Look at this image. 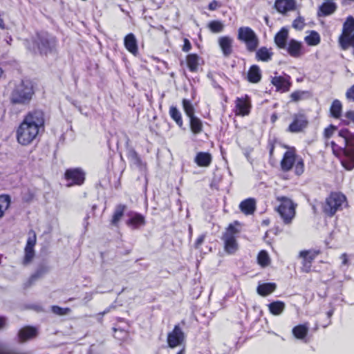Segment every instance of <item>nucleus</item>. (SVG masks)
I'll use <instances>...</instances> for the list:
<instances>
[{
  "instance_id": "f257e3e1",
  "label": "nucleus",
  "mask_w": 354,
  "mask_h": 354,
  "mask_svg": "<svg viewBox=\"0 0 354 354\" xmlns=\"http://www.w3.org/2000/svg\"><path fill=\"white\" fill-rule=\"evenodd\" d=\"M44 113L40 109L28 111L16 129V139L22 146L32 144L37 138L39 131L44 129Z\"/></svg>"
},
{
  "instance_id": "f03ea898",
  "label": "nucleus",
  "mask_w": 354,
  "mask_h": 354,
  "mask_svg": "<svg viewBox=\"0 0 354 354\" xmlns=\"http://www.w3.org/2000/svg\"><path fill=\"white\" fill-rule=\"evenodd\" d=\"M338 136L342 140L343 147L338 146L334 141H331L333 152L337 157L344 156V159L342 160L343 167L347 170H351L354 168V149L350 148L354 145L351 133L348 129H344L339 131Z\"/></svg>"
},
{
  "instance_id": "7ed1b4c3",
  "label": "nucleus",
  "mask_w": 354,
  "mask_h": 354,
  "mask_svg": "<svg viewBox=\"0 0 354 354\" xmlns=\"http://www.w3.org/2000/svg\"><path fill=\"white\" fill-rule=\"evenodd\" d=\"M34 95V88L31 82L22 80L16 84L10 94V101L12 104L28 105Z\"/></svg>"
},
{
  "instance_id": "20e7f679",
  "label": "nucleus",
  "mask_w": 354,
  "mask_h": 354,
  "mask_svg": "<svg viewBox=\"0 0 354 354\" xmlns=\"http://www.w3.org/2000/svg\"><path fill=\"white\" fill-rule=\"evenodd\" d=\"M241 232V224L234 221L227 227L222 236L225 251L228 254H234L239 248L237 238Z\"/></svg>"
},
{
  "instance_id": "39448f33",
  "label": "nucleus",
  "mask_w": 354,
  "mask_h": 354,
  "mask_svg": "<svg viewBox=\"0 0 354 354\" xmlns=\"http://www.w3.org/2000/svg\"><path fill=\"white\" fill-rule=\"evenodd\" d=\"M277 201L279 202L277 212L279 213L283 223L285 225H290L295 216L297 205L286 196H279L277 197Z\"/></svg>"
},
{
  "instance_id": "423d86ee",
  "label": "nucleus",
  "mask_w": 354,
  "mask_h": 354,
  "mask_svg": "<svg viewBox=\"0 0 354 354\" xmlns=\"http://www.w3.org/2000/svg\"><path fill=\"white\" fill-rule=\"evenodd\" d=\"M33 50L35 51L36 48L40 54L47 55L50 53L55 46V39L48 33L42 32L37 33L34 39Z\"/></svg>"
},
{
  "instance_id": "0eeeda50",
  "label": "nucleus",
  "mask_w": 354,
  "mask_h": 354,
  "mask_svg": "<svg viewBox=\"0 0 354 354\" xmlns=\"http://www.w3.org/2000/svg\"><path fill=\"white\" fill-rule=\"evenodd\" d=\"M354 18L352 16L347 17L343 24L342 33L339 37L341 48L346 50L348 46H354Z\"/></svg>"
},
{
  "instance_id": "6e6552de",
  "label": "nucleus",
  "mask_w": 354,
  "mask_h": 354,
  "mask_svg": "<svg viewBox=\"0 0 354 354\" xmlns=\"http://www.w3.org/2000/svg\"><path fill=\"white\" fill-rule=\"evenodd\" d=\"M345 201L346 196L344 194L337 192L331 193L326 199L324 212L329 216H332L340 209Z\"/></svg>"
},
{
  "instance_id": "1a4fd4ad",
  "label": "nucleus",
  "mask_w": 354,
  "mask_h": 354,
  "mask_svg": "<svg viewBox=\"0 0 354 354\" xmlns=\"http://www.w3.org/2000/svg\"><path fill=\"white\" fill-rule=\"evenodd\" d=\"M320 253L319 250H303L299 252V257L301 261V271L308 273L311 270L312 263Z\"/></svg>"
},
{
  "instance_id": "9d476101",
  "label": "nucleus",
  "mask_w": 354,
  "mask_h": 354,
  "mask_svg": "<svg viewBox=\"0 0 354 354\" xmlns=\"http://www.w3.org/2000/svg\"><path fill=\"white\" fill-rule=\"evenodd\" d=\"M259 45V39L253 30L245 27V46L247 50L254 53Z\"/></svg>"
},
{
  "instance_id": "9b49d317",
  "label": "nucleus",
  "mask_w": 354,
  "mask_h": 354,
  "mask_svg": "<svg viewBox=\"0 0 354 354\" xmlns=\"http://www.w3.org/2000/svg\"><path fill=\"white\" fill-rule=\"evenodd\" d=\"M185 340V334L178 325L174 326V330L168 334L167 342L171 348H175L183 344Z\"/></svg>"
},
{
  "instance_id": "f8f14e48",
  "label": "nucleus",
  "mask_w": 354,
  "mask_h": 354,
  "mask_svg": "<svg viewBox=\"0 0 354 354\" xmlns=\"http://www.w3.org/2000/svg\"><path fill=\"white\" fill-rule=\"evenodd\" d=\"M36 244V234L34 232L30 233L25 247L24 264H28L35 257L34 247Z\"/></svg>"
},
{
  "instance_id": "ddd939ff",
  "label": "nucleus",
  "mask_w": 354,
  "mask_h": 354,
  "mask_svg": "<svg viewBox=\"0 0 354 354\" xmlns=\"http://www.w3.org/2000/svg\"><path fill=\"white\" fill-rule=\"evenodd\" d=\"M65 176L67 180H72V184L80 185L85 179V173L80 168L71 169L66 170Z\"/></svg>"
},
{
  "instance_id": "4468645a",
  "label": "nucleus",
  "mask_w": 354,
  "mask_h": 354,
  "mask_svg": "<svg viewBox=\"0 0 354 354\" xmlns=\"http://www.w3.org/2000/svg\"><path fill=\"white\" fill-rule=\"evenodd\" d=\"M290 77L274 76L272 77L271 83L276 87V91L281 93H286L290 90L291 83Z\"/></svg>"
},
{
  "instance_id": "2eb2a0df",
  "label": "nucleus",
  "mask_w": 354,
  "mask_h": 354,
  "mask_svg": "<svg viewBox=\"0 0 354 354\" xmlns=\"http://www.w3.org/2000/svg\"><path fill=\"white\" fill-rule=\"evenodd\" d=\"M126 224L130 228L136 230L145 225V218L139 213L131 212L129 214V219Z\"/></svg>"
},
{
  "instance_id": "dca6fc26",
  "label": "nucleus",
  "mask_w": 354,
  "mask_h": 354,
  "mask_svg": "<svg viewBox=\"0 0 354 354\" xmlns=\"http://www.w3.org/2000/svg\"><path fill=\"white\" fill-rule=\"evenodd\" d=\"M307 124L308 121L304 115H295L292 122L288 127V131L292 133H298L305 129Z\"/></svg>"
},
{
  "instance_id": "f3484780",
  "label": "nucleus",
  "mask_w": 354,
  "mask_h": 354,
  "mask_svg": "<svg viewBox=\"0 0 354 354\" xmlns=\"http://www.w3.org/2000/svg\"><path fill=\"white\" fill-rule=\"evenodd\" d=\"M298 157L292 151H287L283 154V158L281 161V167L283 171H290Z\"/></svg>"
},
{
  "instance_id": "a211bd4d",
  "label": "nucleus",
  "mask_w": 354,
  "mask_h": 354,
  "mask_svg": "<svg viewBox=\"0 0 354 354\" xmlns=\"http://www.w3.org/2000/svg\"><path fill=\"white\" fill-rule=\"evenodd\" d=\"M295 7V0H276L274 3L275 9L283 14L294 10Z\"/></svg>"
},
{
  "instance_id": "6ab92c4d",
  "label": "nucleus",
  "mask_w": 354,
  "mask_h": 354,
  "mask_svg": "<svg viewBox=\"0 0 354 354\" xmlns=\"http://www.w3.org/2000/svg\"><path fill=\"white\" fill-rule=\"evenodd\" d=\"M255 53V59L258 62H268L272 59L273 53L271 48L262 46L254 52Z\"/></svg>"
},
{
  "instance_id": "aec40b11",
  "label": "nucleus",
  "mask_w": 354,
  "mask_h": 354,
  "mask_svg": "<svg viewBox=\"0 0 354 354\" xmlns=\"http://www.w3.org/2000/svg\"><path fill=\"white\" fill-rule=\"evenodd\" d=\"M288 38V30L283 27L274 36V43L278 48L284 49L286 47Z\"/></svg>"
},
{
  "instance_id": "412c9836",
  "label": "nucleus",
  "mask_w": 354,
  "mask_h": 354,
  "mask_svg": "<svg viewBox=\"0 0 354 354\" xmlns=\"http://www.w3.org/2000/svg\"><path fill=\"white\" fill-rule=\"evenodd\" d=\"M262 77L261 71L259 66L254 64L251 66L248 71L247 79L252 84L259 83Z\"/></svg>"
},
{
  "instance_id": "4be33fe9",
  "label": "nucleus",
  "mask_w": 354,
  "mask_h": 354,
  "mask_svg": "<svg viewBox=\"0 0 354 354\" xmlns=\"http://www.w3.org/2000/svg\"><path fill=\"white\" fill-rule=\"evenodd\" d=\"M289 55L292 57H299L301 55V43L291 39L286 47Z\"/></svg>"
},
{
  "instance_id": "5701e85b",
  "label": "nucleus",
  "mask_w": 354,
  "mask_h": 354,
  "mask_svg": "<svg viewBox=\"0 0 354 354\" xmlns=\"http://www.w3.org/2000/svg\"><path fill=\"white\" fill-rule=\"evenodd\" d=\"M337 8L335 3L330 1H325L319 7L318 15L319 17L330 15L335 12Z\"/></svg>"
},
{
  "instance_id": "b1692460",
  "label": "nucleus",
  "mask_w": 354,
  "mask_h": 354,
  "mask_svg": "<svg viewBox=\"0 0 354 354\" xmlns=\"http://www.w3.org/2000/svg\"><path fill=\"white\" fill-rule=\"evenodd\" d=\"M124 44L126 49L133 55L138 53V44L137 39L133 33H129L125 36L124 39Z\"/></svg>"
},
{
  "instance_id": "393cba45",
  "label": "nucleus",
  "mask_w": 354,
  "mask_h": 354,
  "mask_svg": "<svg viewBox=\"0 0 354 354\" xmlns=\"http://www.w3.org/2000/svg\"><path fill=\"white\" fill-rule=\"evenodd\" d=\"M232 39L225 36L218 39L219 46L225 56L230 55L232 52Z\"/></svg>"
},
{
  "instance_id": "a878e982",
  "label": "nucleus",
  "mask_w": 354,
  "mask_h": 354,
  "mask_svg": "<svg viewBox=\"0 0 354 354\" xmlns=\"http://www.w3.org/2000/svg\"><path fill=\"white\" fill-rule=\"evenodd\" d=\"M127 209V206L123 204H119L116 205L112 218L111 220V224L114 226H118V224L124 216V213Z\"/></svg>"
},
{
  "instance_id": "bb28decb",
  "label": "nucleus",
  "mask_w": 354,
  "mask_h": 354,
  "mask_svg": "<svg viewBox=\"0 0 354 354\" xmlns=\"http://www.w3.org/2000/svg\"><path fill=\"white\" fill-rule=\"evenodd\" d=\"M268 308L272 315L279 316L284 311L286 304L281 301H274L268 304Z\"/></svg>"
},
{
  "instance_id": "cd10ccee",
  "label": "nucleus",
  "mask_w": 354,
  "mask_h": 354,
  "mask_svg": "<svg viewBox=\"0 0 354 354\" xmlns=\"http://www.w3.org/2000/svg\"><path fill=\"white\" fill-rule=\"evenodd\" d=\"M277 288L275 283H263L257 286V291L261 296H267L273 292Z\"/></svg>"
},
{
  "instance_id": "c85d7f7f",
  "label": "nucleus",
  "mask_w": 354,
  "mask_h": 354,
  "mask_svg": "<svg viewBox=\"0 0 354 354\" xmlns=\"http://www.w3.org/2000/svg\"><path fill=\"white\" fill-rule=\"evenodd\" d=\"M212 162V156L207 152H199L195 157V162L199 167H207Z\"/></svg>"
},
{
  "instance_id": "c756f323",
  "label": "nucleus",
  "mask_w": 354,
  "mask_h": 354,
  "mask_svg": "<svg viewBox=\"0 0 354 354\" xmlns=\"http://www.w3.org/2000/svg\"><path fill=\"white\" fill-rule=\"evenodd\" d=\"M37 335V330L34 327L26 326L21 328L19 332V337L21 341H26Z\"/></svg>"
},
{
  "instance_id": "7c9ffc66",
  "label": "nucleus",
  "mask_w": 354,
  "mask_h": 354,
  "mask_svg": "<svg viewBox=\"0 0 354 354\" xmlns=\"http://www.w3.org/2000/svg\"><path fill=\"white\" fill-rule=\"evenodd\" d=\"M342 104L339 100H334L330 107V115L338 119L342 115Z\"/></svg>"
},
{
  "instance_id": "2f4dec72",
  "label": "nucleus",
  "mask_w": 354,
  "mask_h": 354,
  "mask_svg": "<svg viewBox=\"0 0 354 354\" xmlns=\"http://www.w3.org/2000/svg\"><path fill=\"white\" fill-rule=\"evenodd\" d=\"M293 335L299 339H303L306 337L308 332L307 324H299L292 328Z\"/></svg>"
},
{
  "instance_id": "473e14b6",
  "label": "nucleus",
  "mask_w": 354,
  "mask_h": 354,
  "mask_svg": "<svg viewBox=\"0 0 354 354\" xmlns=\"http://www.w3.org/2000/svg\"><path fill=\"white\" fill-rule=\"evenodd\" d=\"M187 64L190 71H197L199 65V57L196 54L188 55L187 56Z\"/></svg>"
},
{
  "instance_id": "72a5a7b5",
  "label": "nucleus",
  "mask_w": 354,
  "mask_h": 354,
  "mask_svg": "<svg viewBox=\"0 0 354 354\" xmlns=\"http://www.w3.org/2000/svg\"><path fill=\"white\" fill-rule=\"evenodd\" d=\"M191 131L194 134H198L203 131L202 121L197 117L194 116L189 118Z\"/></svg>"
},
{
  "instance_id": "f704fd0d",
  "label": "nucleus",
  "mask_w": 354,
  "mask_h": 354,
  "mask_svg": "<svg viewBox=\"0 0 354 354\" xmlns=\"http://www.w3.org/2000/svg\"><path fill=\"white\" fill-rule=\"evenodd\" d=\"M169 115L176 122V123L181 127L183 124L181 113L174 106L169 108Z\"/></svg>"
},
{
  "instance_id": "c9c22d12",
  "label": "nucleus",
  "mask_w": 354,
  "mask_h": 354,
  "mask_svg": "<svg viewBox=\"0 0 354 354\" xmlns=\"http://www.w3.org/2000/svg\"><path fill=\"white\" fill-rule=\"evenodd\" d=\"M256 207V201L254 198H249L245 199V215L253 214Z\"/></svg>"
},
{
  "instance_id": "e433bc0d",
  "label": "nucleus",
  "mask_w": 354,
  "mask_h": 354,
  "mask_svg": "<svg viewBox=\"0 0 354 354\" xmlns=\"http://www.w3.org/2000/svg\"><path fill=\"white\" fill-rule=\"evenodd\" d=\"M305 41L309 46H317L320 43V36L317 32L313 30L305 37Z\"/></svg>"
},
{
  "instance_id": "4c0bfd02",
  "label": "nucleus",
  "mask_w": 354,
  "mask_h": 354,
  "mask_svg": "<svg viewBox=\"0 0 354 354\" xmlns=\"http://www.w3.org/2000/svg\"><path fill=\"white\" fill-rule=\"evenodd\" d=\"M258 263L261 267H266L270 264V259L268 252L266 250H261L257 256Z\"/></svg>"
},
{
  "instance_id": "58836bf2",
  "label": "nucleus",
  "mask_w": 354,
  "mask_h": 354,
  "mask_svg": "<svg viewBox=\"0 0 354 354\" xmlns=\"http://www.w3.org/2000/svg\"><path fill=\"white\" fill-rule=\"evenodd\" d=\"M183 110H184L185 114L187 115V116L189 118L195 116L194 115V108L189 100L183 99Z\"/></svg>"
},
{
  "instance_id": "ea45409f",
  "label": "nucleus",
  "mask_w": 354,
  "mask_h": 354,
  "mask_svg": "<svg viewBox=\"0 0 354 354\" xmlns=\"http://www.w3.org/2000/svg\"><path fill=\"white\" fill-rule=\"evenodd\" d=\"M10 198L8 196H0V218L3 216L4 212L8 208Z\"/></svg>"
},
{
  "instance_id": "a19ab883",
  "label": "nucleus",
  "mask_w": 354,
  "mask_h": 354,
  "mask_svg": "<svg viewBox=\"0 0 354 354\" xmlns=\"http://www.w3.org/2000/svg\"><path fill=\"white\" fill-rule=\"evenodd\" d=\"M223 27V24L219 21H212L208 24V28L214 33L222 32Z\"/></svg>"
},
{
  "instance_id": "79ce46f5",
  "label": "nucleus",
  "mask_w": 354,
  "mask_h": 354,
  "mask_svg": "<svg viewBox=\"0 0 354 354\" xmlns=\"http://www.w3.org/2000/svg\"><path fill=\"white\" fill-rule=\"evenodd\" d=\"M295 173L297 176H301L304 172V163L301 157H298L295 162Z\"/></svg>"
},
{
  "instance_id": "37998d69",
  "label": "nucleus",
  "mask_w": 354,
  "mask_h": 354,
  "mask_svg": "<svg viewBox=\"0 0 354 354\" xmlns=\"http://www.w3.org/2000/svg\"><path fill=\"white\" fill-rule=\"evenodd\" d=\"M47 272V269L45 268H40L38 269L36 272L32 274L30 278V282L33 283L37 279L42 277L45 273Z\"/></svg>"
},
{
  "instance_id": "c03bdc74",
  "label": "nucleus",
  "mask_w": 354,
  "mask_h": 354,
  "mask_svg": "<svg viewBox=\"0 0 354 354\" xmlns=\"http://www.w3.org/2000/svg\"><path fill=\"white\" fill-rule=\"evenodd\" d=\"M304 26V19L300 16L295 19L292 22V27L296 30H302Z\"/></svg>"
},
{
  "instance_id": "a18cd8bd",
  "label": "nucleus",
  "mask_w": 354,
  "mask_h": 354,
  "mask_svg": "<svg viewBox=\"0 0 354 354\" xmlns=\"http://www.w3.org/2000/svg\"><path fill=\"white\" fill-rule=\"evenodd\" d=\"M345 98L348 102H354V84L346 89Z\"/></svg>"
},
{
  "instance_id": "49530a36",
  "label": "nucleus",
  "mask_w": 354,
  "mask_h": 354,
  "mask_svg": "<svg viewBox=\"0 0 354 354\" xmlns=\"http://www.w3.org/2000/svg\"><path fill=\"white\" fill-rule=\"evenodd\" d=\"M52 311L53 313L59 315H64L67 314L69 311V308H62L57 306H52Z\"/></svg>"
},
{
  "instance_id": "de8ad7c7",
  "label": "nucleus",
  "mask_w": 354,
  "mask_h": 354,
  "mask_svg": "<svg viewBox=\"0 0 354 354\" xmlns=\"http://www.w3.org/2000/svg\"><path fill=\"white\" fill-rule=\"evenodd\" d=\"M236 115L243 116V101L241 99L237 100V104L236 107Z\"/></svg>"
},
{
  "instance_id": "09e8293b",
  "label": "nucleus",
  "mask_w": 354,
  "mask_h": 354,
  "mask_svg": "<svg viewBox=\"0 0 354 354\" xmlns=\"http://www.w3.org/2000/svg\"><path fill=\"white\" fill-rule=\"evenodd\" d=\"M251 102L248 95H245V116L248 115L250 112Z\"/></svg>"
},
{
  "instance_id": "8fccbe9b",
  "label": "nucleus",
  "mask_w": 354,
  "mask_h": 354,
  "mask_svg": "<svg viewBox=\"0 0 354 354\" xmlns=\"http://www.w3.org/2000/svg\"><path fill=\"white\" fill-rule=\"evenodd\" d=\"M336 128L333 125H330L328 127L326 128L324 130V136L326 138H330L334 131H335Z\"/></svg>"
},
{
  "instance_id": "3c124183",
  "label": "nucleus",
  "mask_w": 354,
  "mask_h": 354,
  "mask_svg": "<svg viewBox=\"0 0 354 354\" xmlns=\"http://www.w3.org/2000/svg\"><path fill=\"white\" fill-rule=\"evenodd\" d=\"M344 117L348 120L344 122L345 124H348L350 122L354 123V111H348L345 113Z\"/></svg>"
},
{
  "instance_id": "603ef678",
  "label": "nucleus",
  "mask_w": 354,
  "mask_h": 354,
  "mask_svg": "<svg viewBox=\"0 0 354 354\" xmlns=\"http://www.w3.org/2000/svg\"><path fill=\"white\" fill-rule=\"evenodd\" d=\"M303 92L301 91H295L291 93L290 98L293 102H297L301 98V95H303Z\"/></svg>"
},
{
  "instance_id": "864d4df0",
  "label": "nucleus",
  "mask_w": 354,
  "mask_h": 354,
  "mask_svg": "<svg viewBox=\"0 0 354 354\" xmlns=\"http://www.w3.org/2000/svg\"><path fill=\"white\" fill-rule=\"evenodd\" d=\"M205 238V234H201V236H199L198 238L196 239L195 243H194V247L196 248H197V249L199 248L200 246L204 242Z\"/></svg>"
},
{
  "instance_id": "5fc2aeb1",
  "label": "nucleus",
  "mask_w": 354,
  "mask_h": 354,
  "mask_svg": "<svg viewBox=\"0 0 354 354\" xmlns=\"http://www.w3.org/2000/svg\"><path fill=\"white\" fill-rule=\"evenodd\" d=\"M184 44H183V50L184 52H188L191 50V48H192V45H191V43L189 42V41L187 39H184Z\"/></svg>"
},
{
  "instance_id": "6e6d98bb",
  "label": "nucleus",
  "mask_w": 354,
  "mask_h": 354,
  "mask_svg": "<svg viewBox=\"0 0 354 354\" xmlns=\"http://www.w3.org/2000/svg\"><path fill=\"white\" fill-rule=\"evenodd\" d=\"M219 7V4L218 3V1L214 0L212 1L208 6V8L209 10H216L217 8Z\"/></svg>"
},
{
  "instance_id": "4d7b16f0",
  "label": "nucleus",
  "mask_w": 354,
  "mask_h": 354,
  "mask_svg": "<svg viewBox=\"0 0 354 354\" xmlns=\"http://www.w3.org/2000/svg\"><path fill=\"white\" fill-rule=\"evenodd\" d=\"M341 259H342V264L343 265H346L348 263V259H347V255L346 254H342L341 255Z\"/></svg>"
},
{
  "instance_id": "13d9d810",
  "label": "nucleus",
  "mask_w": 354,
  "mask_h": 354,
  "mask_svg": "<svg viewBox=\"0 0 354 354\" xmlns=\"http://www.w3.org/2000/svg\"><path fill=\"white\" fill-rule=\"evenodd\" d=\"M239 39L240 40H243V28L240 27L239 29Z\"/></svg>"
},
{
  "instance_id": "bf43d9fd",
  "label": "nucleus",
  "mask_w": 354,
  "mask_h": 354,
  "mask_svg": "<svg viewBox=\"0 0 354 354\" xmlns=\"http://www.w3.org/2000/svg\"><path fill=\"white\" fill-rule=\"evenodd\" d=\"M6 324V321L4 317H0V328H3Z\"/></svg>"
},
{
  "instance_id": "052dcab7",
  "label": "nucleus",
  "mask_w": 354,
  "mask_h": 354,
  "mask_svg": "<svg viewBox=\"0 0 354 354\" xmlns=\"http://www.w3.org/2000/svg\"><path fill=\"white\" fill-rule=\"evenodd\" d=\"M93 298V295L92 293H87L84 297V299L86 301H88L90 300H91Z\"/></svg>"
},
{
  "instance_id": "680f3d73",
  "label": "nucleus",
  "mask_w": 354,
  "mask_h": 354,
  "mask_svg": "<svg viewBox=\"0 0 354 354\" xmlns=\"http://www.w3.org/2000/svg\"><path fill=\"white\" fill-rule=\"evenodd\" d=\"M243 207H244V205H243V201H242L240 203H239V209H241V212H243Z\"/></svg>"
},
{
  "instance_id": "e2e57ef3",
  "label": "nucleus",
  "mask_w": 354,
  "mask_h": 354,
  "mask_svg": "<svg viewBox=\"0 0 354 354\" xmlns=\"http://www.w3.org/2000/svg\"><path fill=\"white\" fill-rule=\"evenodd\" d=\"M0 28L3 29L4 28V22L3 19L0 17Z\"/></svg>"
},
{
  "instance_id": "0e129e2a",
  "label": "nucleus",
  "mask_w": 354,
  "mask_h": 354,
  "mask_svg": "<svg viewBox=\"0 0 354 354\" xmlns=\"http://www.w3.org/2000/svg\"><path fill=\"white\" fill-rule=\"evenodd\" d=\"M277 117L275 114H273L271 117L272 122H274L277 120Z\"/></svg>"
},
{
  "instance_id": "69168bd1",
  "label": "nucleus",
  "mask_w": 354,
  "mask_h": 354,
  "mask_svg": "<svg viewBox=\"0 0 354 354\" xmlns=\"http://www.w3.org/2000/svg\"><path fill=\"white\" fill-rule=\"evenodd\" d=\"M177 354H185V350L184 349L180 350Z\"/></svg>"
},
{
  "instance_id": "338daca9",
  "label": "nucleus",
  "mask_w": 354,
  "mask_h": 354,
  "mask_svg": "<svg viewBox=\"0 0 354 354\" xmlns=\"http://www.w3.org/2000/svg\"><path fill=\"white\" fill-rule=\"evenodd\" d=\"M109 311V310H104V312L101 313L100 314H101L102 315H105L106 313H107Z\"/></svg>"
},
{
  "instance_id": "774afa93",
  "label": "nucleus",
  "mask_w": 354,
  "mask_h": 354,
  "mask_svg": "<svg viewBox=\"0 0 354 354\" xmlns=\"http://www.w3.org/2000/svg\"><path fill=\"white\" fill-rule=\"evenodd\" d=\"M274 147H272L270 150V154L272 155L273 153Z\"/></svg>"
}]
</instances>
